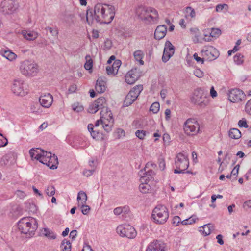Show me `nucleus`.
<instances>
[{"instance_id":"c9c22d12","label":"nucleus","mask_w":251,"mask_h":251,"mask_svg":"<svg viewBox=\"0 0 251 251\" xmlns=\"http://www.w3.org/2000/svg\"><path fill=\"white\" fill-rule=\"evenodd\" d=\"M150 188V186L147 184V181L144 183H141L139 186V189L140 192L145 194L148 193Z\"/></svg>"},{"instance_id":"f257e3e1","label":"nucleus","mask_w":251,"mask_h":251,"mask_svg":"<svg viewBox=\"0 0 251 251\" xmlns=\"http://www.w3.org/2000/svg\"><path fill=\"white\" fill-rule=\"evenodd\" d=\"M86 16L89 24L94 21L100 24H109L114 18L115 8L111 5L97 3L94 10L89 9L87 10Z\"/></svg>"},{"instance_id":"5701e85b","label":"nucleus","mask_w":251,"mask_h":251,"mask_svg":"<svg viewBox=\"0 0 251 251\" xmlns=\"http://www.w3.org/2000/svg\"><path fill=\"white\" fill-rule=\"evenodd\" d=\"M71 145L74 148H84L87 146L85 139L81 136H76L74 138Z\"/></svg>"},{"instance_id":"49530a36","label":"nucleus","mask_w":251,"mask_h":251,"mask_svg":"<svg viewBox=\"0 0 251 251\" xmlns=\"http://www.w3.org/2000/svg\"><path fill=\"white\" fill-rule=\"evenodd\" d=\"M147 132L143 130H138L135 132L136 136L141 140H143Z\"/></svg>"},{"instance_id":"473e14b6","label":"nucleus","mask_w":251,"mask_h":251,"mask_svg":"<svg viewBox=\"0 0 251 251\" xmlns=\"http://www.w3.org/2000/svg\"><path fill=\"white\" fill-rule=\"evenodd\" d=\"M145 172L143 173L144 176H142L141 178V181H147L149 180L150 178H151V176L155 174L154 171L151 169L148 170L147 171H145Z\"/></svg>"},{"instance_id":"a878e982","label":"nucleus","mask_w":251,"mask_h":251,"mask_svg":"<svg viewBox=\"0 0 251 251\" xmlns=\"http://www.w3.org/2000/svg\"><path fill=\"white\" fill-rule=\"evenodd\" d=\"M21 34L27 40H34L38 36V33L34 31L23 30Z\"/></svg>"},{"instance_id":"052dcab7","label":"nucleus","mask_w":251,"mask_h":251,"mask_svg":"<svg viewBox=\"0 0 251 251\" xmlns=\"http://www.w3.org/2000/svg\"><path fill=\"white\" fill-rule=\"evenodd\" d=\"M112 42L110 40L106 39L104 42V48L107 50H109L112 47Z\"/></svg>"},{"instance_id":"412c9836","label":"nucleus","mask_w":251,"mask_h":251,"mask_svg":"<svg viewBox=\"0 0 251 251\" xmlns=\"http://www.w3.org/2000/svg\"><path fill=\"white\" fill-rule=\"evenodd\" d=\"M167 30V26L165 25L158 26L154 32V38L156 40H160L164 38L166 34Z\"/></svg>"},{"instance_id":"423d86ee","label":"nucleus","mask_w":251,"mask_h":251,"mask_svg":"<svg viewBox=\"0 0 251 251\" xmlns=\"http://www.w3.org/2000/svg\"><path fill=\"white\" fill-rule=\"evenodd\" d=\"M191 102L201 107H204L208 105L209 99L202 89L198 88L194 92Z\"/></svg>"},{"instance_id":"72a5a7b5","label":"nucleus","mask_w":251,"mask_h":251,"mask_svg":"<svg viewBox=\"0 0 251 251\" xmlns=\"http://www.w3.org/2000/svg\"><path fill=\"white\" fill-rule=\"evenodd\" d=\"M60 248L62 251H71V244L70 242L64 239L61 242Z\"/></svg>"},{"instance_id":"a211bd4d","label":"nucleus","mask_w":251,"mask_h":251,"mask_svg":"<svg viewBox=\"0 0 251 251\" xmlns=\"http://www.w3.org/2000/svg\"><path fill=\"white\" fill-rule=\"evenodd\" d=\"M165 244L162 241L155 240L148 245L146 251H165Z\"/></svg>"},{"instance_id":"a18cd8bd","label":"nucleus","mask_w":251,"mask_h":251,"mask_svg":"<svg viewBox=\"0 0 251 251\" xmlns=\"http://www.w3.org/2000/svg\"><path fill=\"white\" fill-rule=\"evenodd\" d=\"M91 135L93 139H95L97 140H99L103 138L102 134L99 131H96V130H95L94 131L91 132Z\"/></svg>"},{"instance_id":"4c0bfd02","label":"nucleus","mask_w":251,"mask_h":251,"mask_svg":"<svg viewBox=\"0 0 251 251\" xmlns=\"http://www.w3.org/2000/svg\"><path fill=\"white\" fill-rule=\"evenodd\" d=\"M211 37L217 38L221 34V31L219 28H211L210 32L208 33Z\"/></svg>"},{"instance_id":"79ce46f5","label":"nucleus","mask_w":251,"mask_h":251,"mask_svg":"<svg viewBox=\"0 0 251 251\" xmlns=\"http://www.w3.org/2000/svg\"><path fill=\"white\" fill-rule=\"evenodd\" d=\"M121 65V61L120 60H116L111 65L112 70H114L116 74H117L118 69Z\"/></svg>"},{"instance_id":"ea45409f","label":"nucleus","mask_w":251,"mask_h":251,"mask_svg":"<svg viewBox=\"0 0 251 251\" xmlns=\"http://www.w3.org/2000/svg\"><path fill=\"white\" fill-rule=\"evenodd\" d=\"M160 108V104L159 102H155L153 103L150 107V110L153 113H157Z\"/></svg>"},{"instance_id":"6ab92c4d","label":"nucleus","mask_w":251,"mask_h":251,"mask_svg":"<svg viewBox=\"0 0 251 251\" xmlns=\"http://www.w3.org/2000/svg\"><path fill=\"white\" fill-rule=\"evenodd\" d=\"M39 102L42 106L44 108H49L53 102V97L50 94L47 93L41 95L39 99Z\"/></svg>"},{"instance_id":"7ed1b4c3","label":"nucleus","mask_w":251,"mask_h":251,"mask_svg":"<svg viewBox=\"0 0 251 251\" xmlns=\"http://www.w3.org/2000/svg\"><path fill=\"white\" fill-rule=\"evenodd\" d=\"M136 14L142 20L154 22L158 18V12L151 7L139 6L136 10Z\"/></svg>"},{"instance_id":"864d4df0","label":"nucleus","mask_w":251,"mask_h":251,"mask_svg":"<svg viewBox=\"0 0 251 251\" xmlns=\"http://www.w3.org/2000/svg\"><path fill=\"white\" fill-rule=\"evenodd\" d=\"M181 222V219L179 216H176L173 219L172 224L175 226H177Z\"/></svg>"},{"instance_id":"7c9ffc66","label":"nucleus","mask_w":251,"mask_h":251,"mask_svg":"<svg viewBox=\"0 0 251 251\" xmlns=\"http://www.w3.org/2000/svg\"><path fill=\"white\" fill-rule=\"evenodd\" d=\"M96 105H98V108L102 109L104 107H106V100L103 97H101L96 100L94 102Z\"/></svg>"},{"instance_id":"f8f14e48","label":"nucleus","mask_w":251,"mask_h":251,"mask_svg":"<svg viewBox=\"0 0 251 251\" xmlns=\"http://www.w3.org/2000/svg\"><path fill=\"white\" fill-rule=\"evenodd\" d=\"M228 96V100L232 102H238L244 100L246 98L244 92L237 88L229 91Z\"/></svg>"},{"instance_id":"58836bf2","label":"nucleus","mask_w":251,"mask_h":251,"mask_svg":"<svg viewBox=\"0 0 251 251\" xmlns=\"http://www.w3.org/2000/svg\"><path fill=\"white\" fill-rule=\"evenodd\" d=\"M244 56L241 53H237L234 56V61L238 65H240L243 63L244 61Z\"/></svg>"},{"instance_id":"a19ab883","label":"nucleus","mask_w":251,"mask_h":251,"mask_svg":"<svg viewBox=\"0 0 251 251\" xmlns=\"http://www.w3.org/2000/svg\"><path fill=\"white\" fill-rule=\"evenodd\" d=\"M99 109L98 108V105H96V103L93 102L89 105L88 109V112L90 113L94 114L96 113Z\"/></svg>"},{"instance_id":"9b49d317","label":"nucleus","mask_w":251,"mask_h":251,"mask_svg":"<svg viewBox=\"0 0 251 251\" xmlns=\"http://www.w3.org/2000/svg\"><path fill=\"white\" fill-rule=\"evenodd\" d=\"M0 6L4 14H10L18 8V4L16 0H4L1 2Z\"/></svg>"},{"instance_id":"4d7b16f0","label":"nucleus","mask_w":251,"mask_h":251,"mask_svg":"<svg viewBox=\"0 0 251 251\" xmlns=\"http://www.w3.org/2000/svg\"><path fill=\"white\" fill-rule=\"evenodd\" d=\"M240 168V165L237 164L236 165L234 168L232 169L231 174L232 175V176H237V175L238 174L239 169Z\"/></svg>"},{"instance_id":"c85d7f7f","label":"nucleus","mask_w":251,"mask_h":251,"mask_svg":"<svg viewBox=\"0 0 251 251\" xmlns=\"http://www.w3.org/2000/svg\"><path fill=\"white\" fill-rule=\"evenodd\" d=\"M228 135L232 139H237L241 137V133L239 129L232 128L229 130Z\"/></svg>"},{"instance_id":"4468645a","label":"nucleus","mask_w":251,"mask_h":251,"mask_svg":"<svg viewBox=\"0 0 251 251\" xmlns=\"http://www.w3.org/2000/svg\"><path fill=\"white\" fill-rule=\"evenodd\" d=\"M48 154L46 155L43 160V164H46L51 169H55L57 168V165L58 164V158L54 154L52 155L51 152H49L47 153Z\"/></svg>"},{"instance_id":"39448f33","label":"nucleus","mask_w":251,"mask_h":251,"mask_svg":"<svg viewBox=\"0 0 251 251\" xmlns=\"http://www.w3.org/2000/svg\"><path fill=\"white\" fill-rule=\"evenodd\" d=\"M20 70L21 73L25 76H33L37 74L38 67L36 63L26 60L21 63Z\"/></svg>"},{"instance_id":"e433bc0d","label":"nucleus","mask_w":251,"mask_h":251,"mask_svg":"<svg viewBox=\"0 0 251 251\" xmlns=\"http://www.w3.org/2000/svg\"><path fill=\"white\" fill-rule=\"evenodd\" d=\"M185 17L194 18L196 15V13L194 9L191 7H187L185 9Z\"/></svg>"},{"instance_id":"09e8293b","label":"nucleus","mask_w":251,"mask_h":251,"mask_svg":"<svg viewBox=\"0 0 251 251\" xmlns=\"http://www.w3.org/2000/svg\"><path fill=\"white\" fill-rule=\"evenodd\" d=\"M228 5L226 4H218L216 6V11L217 12H221L224 9L227 10Z\"/></svg>"},{"instance_id":"0e129e2a","label":"nucleus","mask_w":251,"mask_h":251,"mask_svg":"<svg viewBox=\"0 0 251 251\" xmlns=\"http://www.w3.org/2000/svg\"><path fill=\"white\" fill-rule=\"evenodd\" d=\"M117 133L118 134L117 136L118 138H120L122 136H125V131L122 129L119 128L117 129Z\"/></svg>"},{"instance_id":"6e6552de","label":"nucleus","mask_w":251,"mask_h":251,"mask_svg":"<svg viewBox=\"0 0 251 251\" xmlns=\"http://www.w3.org/2000/svg\"><path fill=\"white\" fill-rule=\"evenodd\" d=\"M143 89V87L142 85H138L134 87L126 97L124 101V105L128 106L132 104L137 99Z\"/></svg>"},{"instance_id":"9d476101","label":"nucleus","mask_w":251,"mask_h":251,"mask_svg":"<svg viewBox=\"0 0 251 251\" xmlns=\"http://www.w3.org/2000/svg\"><path fill=\"white\" fill-rule=\"evenodd\" d=\"M200 126L198 122L195 119H188L184 123V130L188 135L196 134L199 131Z\"/></svg>"},{"instance_id":"393cba45","label":"nucleus","mask_w":251,"mask_h":251,"mask_svg":"<svg viewBox=\"0 0 251 251\" xmlns=\"http://www.w3.org/2000/svg\"><path fill=\"white\" fill-rule=\"evenodd\" d=\"M100 118L106 119L109 122L110 121H113L112 112L108 109L107 106L101 109L100 112Z\"/></svg>"},{"instance_id":"37998d69","label":"nucleus","mask_w":251,"mask_h":251,"mask_svg":"<svg viewBox=\"0 0 251 251\" xmlns=\"http://www.w3.org/2000/svg\"><path fill=\"white\" fill-rule=\"evenodd\" d=\"M196 218L195 216H192L191 217L184 220L181 222V224L183 225H187L188 224H192L193 223H194L196 221Z\"/></svg>"},{"instance_id":"5fc2aeb1","label":"nucleus","mask_w":251,"mask_h":251,"mask_svg":"<svg viewBox=\"0 0 251 251\" xmlns=\"http://www.w3.org/2000/svg\"><path fill=\"white\" fill-rule=\"evenodd\" d=\"M101 123L102 124V127L105 131L109 132L111 130V126L109 125L108 124L103 123L102 121H101Z\"/></svg>"},{"instance_id":"2f4dec72","label":"nucleus","mask_w":251,"mask_h":251,"mask_svg":"<svg viewBox=\"0 0 251 251\" xmlns=\"http://www.w3.org/2000/svg\"><path fill=\"white\" fill-rule=\"evenodd\" d=\"M86 63L84 65V68L86 70H88L90 72H92V67L93 66V61L89 55H87L85 56Z\"/></svg>"},{"instance_id":"3c124183","label":"nucleus","mask_w":251,"mask_h":251,"mask_svg":"<svg viewBox=\"0 0 251 251\" xmlns=\"http://www.w3.org/2000/svg\"><path fill=\"white\" fill-rule=\"evenodd\" d=\"M158 163L159 165V167L160 168V170H164L165 168V162L164 159L162 157L159 158Z\"/></svg>"},{"instance_id":"f03ea898","label":"nucleus","mask_w":251,"mask_h":251,"mask_svg":"<svg viewBox=\"0 0 251 251\" xmlns=\"http://www.w3.org/2000/svg\"><path fill=\"white\" fill-rule=\"evenodd\" d=\"M19 230L26 235L27 238L33 236L38 228V223L35 218L26 217L21 219L18 223Z\"/></svg>"},{"instance_id":"6e6d98bb","label":"nucleus","mask_w":251,"mask_h":251,"mask_svg":"<svg viewBox=\"0 0 251 251\" xmlns=\"http://www.w3.org/2000/svg\"><path fill=\"white\" fill-rule=\"evenodd\" d=\"M238 125L240 127L248 128V125L246 120H240L238 122Z\"/></svg>"},{"instance_id":"bb28decb","label":"nucleus","mask_w":251,"mask_h":251,"mask_svg":"<svg viewBox=\"0 0 251 251\" xmlns=\"http://www.w3.org/2000/svg\"><path fill=\"white\" fill-rule=\"evenodd\" d=\"M87 196L85 192L80 191L78 192L77 197L78 206L81 204L86 203Z\"/></svg>"},{"instance_id":"1a4fd4ad","label":"nucleus","mask_w":251,"mask_h":251,"mask_svg":"<svg viewBox=\"0 0 251 251\" xmlns=\"http://www.w3.org/2000/svg\"><path fill=\"white\" fill-rule=\"evenodd\" d=\"M202 56L209 61L215 60L219 56L218 50L211 46H205L201 50Z\"/></svg>"},{"instance_id":"338daca9","label":"nucleus","mask_w":251,"mask_h":251,"mask_svg":"<svg viewBox=\"0 0 251 251\" xmlns=\"http://www.w3.org/2000/svg\"><path fill=\"white\" fill-rule=\"evenodd\" d=\"M123 209L121 207H117L114 209L113 212L114 214L119 215L122 213Z\"/></svg>"},{"instance_id":"c756f323","label":"nucleus","mask_w":251,"mask_h":251,"mask_svg":"<svg viewBox=\"0 0 251 251\" xmlns=\"http://www.w3.org/2000/svg\"><path fill=\"white\" fill-rule=\"evenodd\" d=\"M42 234L50 239H55L56 236L54 232L48 228H44L42 231Z\"/></svg>"},{"instance_id":"603ef678","label":"nucleus","mask_w":251,"mask_h":251,"mask_svg":"<svg viewBox=\"0 0 251 251\" xmlns=\"http://www.w3.org/2000/svg\"><path fill=\"white\" fill-rule=\"evenodd\" d=\"M194 74L196 76L199 78H201L204 75L203 72L200 69H196L194 71Z\"/></svg>"},{"instance_id":"f704fd0d","label":"nucleus","mask_w":251,"mask_h":251,"mask_svg":"<svg viewBox=\"0 0 251 251\" xmlns=\"http://www.w3.org/2000/svg\"><path fill=\"white\" fill-rule=\"evenodd\" d=\"M133 55L136 60L139 62L141 65L144 64V61L142 60L144 54L141 50H138L135 51L133 53Z\"/></svg>"},{"instance_id":"13d9d810","label":"nucleus","mask_w":251,"mask_h":251,"mask_svg":"<svg viewBox=\"0 0 251 251\" xmlns=\"http://www.w3.org/2000/svg\"><path fill=\"white\" fill-rule=\"evenodd\" d=\"M94 171H95L94 169L85 170L83 172V174L85 176L88 177V176H91L93 174Z\"/></svg>"},{"instance_id":"20e7f679","label":"nucleus","mask_w":251,"mask_h":251,"mask_svg":"<svg viewBox=\"0 0 251 251\" xmlns=\"http://www.w3.org/2000/svg\"><path fill=\"white\" fill-rule=\"evenodd\" d=\"M151 217L155 223L163 224L169 217L168 209L164 205H158L153 210Z\"/></svg>"},{"instance_id":"f3484780","label":"nucleus","mask_w":251,"mask_h":251,"mask_svg":"<svg viewBox=\"0 0 251 251\" xmlns=\"http://www.w3.org/2000/svg\"><path fill=\"white\" fill-rule=\"evenodd\" d=\"M139 76V73L137 69H132L126 75L125 81L129 84H133L138 79Z\"/></svg>"},{"instance_id":"4be33fe9","label":"nucleus","mask_w":251,"mask_h":251,"mask_svg":"<svg viewBox=\"0 0 251 251\" xmlns=\"http://www.w3.org/2000/svg\"><path fill=\"white\" fill-rule=\"evenodd\" d=\"M106 89V82L103 77H100L96 81L95 89L98 93H104Z\"/></svg>"},{"instance_id":"680f3d73","label":"nucleus","mask_w":251,"mask_h":251,"mask_svg":"<svg viewBox=\"0 0 251 251\" xmlns=\"http://www.w3.org/2000/svg\"><path fill=\"white\" fill-rule=\"evenodd\" d=\"M193 57H194V58L196 60V61H197L198 62H201L202 64H203L204 63V60L205 59L204 58V57H203V58H201L200 57H199L198 56V54L195 53L194 55H193Z\"/></svg>"},{"instance_id":"e2e57ef3","label":"nucleus","mask_w":251,"mask_h":251,"mask_svg":"<svg viewBox=\"0 0 251 251\" xmlns=\"http://www.w3.org/2000/svg\"><path fill=\"white\" fill-rule=\"evenodd\" d=\"M77 89V86L75 84H72L71 85L69 89L68 92L69 93H75Z\"/></svg>"},{"instance_id":"ddd939ff","label":"nucleus","mask_w":251,"mask_h":251,"mask_svg":"<svg viewBox=\"0 0 251 251\" xmlns=\"http://www.w3.org/2000/svg\"><path fill=\"white\" fill-rule=\"evenodd\" d=\"M176 168L185 171L189 167V159L187 155L182 152L178 153L176 157Z\"/></svg>"},{"instance_id":"2eb2a0df","label":"nucleus","mask_w":251,"mask_h":251,"mask_svg":"<svg viewBox=\"0 0 251 251\" xmlns=\"http://www.w3.org/2000/svg\"><path fill=\"white\" fill-rule=\"evenodd\" d=\"M175 52L174 46L169 41L165 42L164 49L163 54L162 57V60L163 62H167L169 59L173 56Z\"/></svg>"},{"instance_id":"bf43d9fd","label":"nucleus","mask_w":251,"mask_h":251,"mask_svg":"<svg viewBox=\"0 0 251 251\" xmlns=\"http://www.w3.org/2000/svg\"><path fill=\"white\" fill-rule=\"evenodd\" d=\"M106 73L108 75H115L116 72L114 71V70H112L111 66H108L106 67Z\"/></svg>"},{"instance_id":"de8ad7c7","label":"nucleus","mask_w":251,"mask_h":251,"mask_svg":"<svg viewBox=\"0 0 251 251\" xmlns=\"http://www.w3.org/2000/svg\"><path fill=\"white\" fill-rule=\"evenodd\" d=\"M55 187L53 186H49L46 189V193L49 196H52L55 194Z\"/></svg>"},{"instance_id":"cd10ccee","label":"nucleus","mask_w":251,"mask_h":251,"mask_svg":"<svg viewBox=\"0 0 251 251\" xmlns=\"http://www.w3.org/2000/svg\"><path fill=\"white\" fill-rule=\"evenodd\" d=\"M2 55L10 61H12L16 59L17 55L10 50H4L3 52L1 51Z\"/></svg>"},{"instance_id":"dca6fc26","label":"nucleus","mask_w":251,"mask_h":251,"mask_svg":"<svg viewBox=\"0 0 251 251\" xmlns=\"http://www.w3.org/2000/svg\"><path fill=\"white\" fill-rule=\"evenodd\" d=\"M48 152L40 148H32L29 151V154L32 158L39 160L41 163L44 160V158L47 155Z\"/></svg>"},{"instance_id":"69168bd1","label":"nucleus","mask_w":251,"mask_h":251,"mask_svg":"<svg viewBox=\"0 0 251 251\" xmlns=\"http://www.w3.org/2000/svg\"><path fill=\"white\" fill-rule=\"evenodd\" d=\"M216 239L217 240V242L221 245L224 244V241L223 240V236L221 234H219L217 235Z\"/></svg>"},{"instance_id":"b1692460","label":"nucleus","mask_w":251,"mask_h":251,"mask_svg":"<svg viewBox=\"0 0 251 251\" xmlns=\"http://www.w3.org/2000/svg\"><path fill=\"white\" fill-rule=\"evenodd\" d=\"M214 230L213 225L209 223L200 227L199 231L204 236L209 235L211 230Z\"/></svg>"},{"instance_id":"c03bdc74","label":"nucleus","mask_w":251,"mask_h":251,"mask_svg":"<svg viewBox=\"0 0 251 251\" xmlns=\"http://www.w3.org/2000/svg\"><path fill=\"white\" fill-rule=\"evenodd\" d=\"M81 209V212L84 215L88 214L90 211V207L86 205V203L81 204L79 206Z\"/></svg>"},{"instance_id":"774afa93","label":"nucleus","mask_w":251,"mask_h":251,"mask_svg":"<svg viewBox=\"0 0 251 251\" xmlns=\"http://www.w3.org/2000/svg\"><path fill=\"white\" fill-rule=\"evenodd\" d=\"M82 251H93V250L89 245L85 244Z\"/></svg>"},{"instance_id":"0eeeda50","label":"nucleus","mask_w":251,"mask_h":251,"mask_svg":"<svg viewBox=\"0 0 251 251\" xmlns=\"http://www.w3.org/2000/svg\"><path fill=\"white\" fill-rule=\"evenodd\" d=\"M118 235L122 237H127L129 239H133L137 235V232L135 228L128 224L119 225L116 228Z\"/></svg>"},{"instance_id":"8fccbe9b","label":"nucleus","mask_w":251,"mask_h":251,"mask_svg":"<svg viewBox=\"0 0 251 251\" xmlns=\"http://www.w3.org/2000/svg\"><path fill=\"white\" fill-rule=\"evenodd\" d=\"M245 111L248 114L251 115V99L247 102L245 107Z\"/></svg>"},{"instance_id":"aec40b11","label":"nucleus","mask_w":251,"mask_h":251,"mask_svg":"<svg viewBox=\"0 0 251 251\" xmlns=\"http://www.w3.org/2000/svg\"><path fill=\"white\" fill-rule=\"evenodd\" d=\"M13 92L18 96L25 95V92L23 89V83L18 80L14 81L11 87Z\"/></svg>"}]
</instances>
